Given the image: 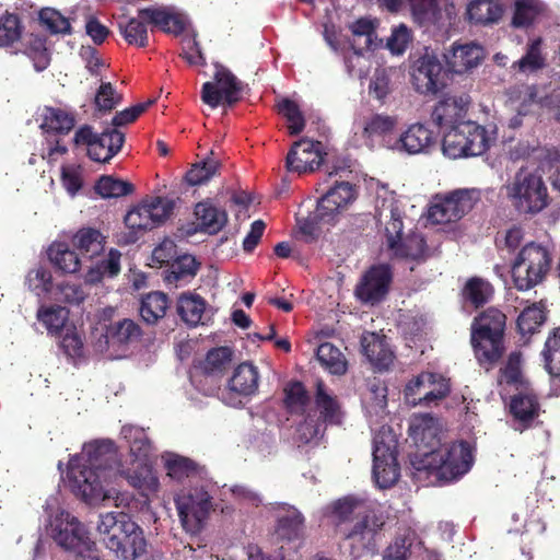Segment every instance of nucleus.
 Masks as SVG:
<instances>
[{"mask_svg": "<svg viewBox=\"0 0 560 560\" xmlns=\"http://www.w3.org/2000/svg\"><path fill=\"white\" fill-rule=\"evenodd\" d=\"M328 510L336 534L351 557L359 559L376 551L385 520L370 508L366 499L355 494L345 495L332 501Z\"/></svg>", "mask_w": 560, "mask_h": 560, "instance_id": "1", "label": "nucleus"}, {"mask_svg": "<svg viewBox=\"0 0 560 560\" xmlns=\"http://www.w3.org/2000/svg\"><path fill=\"white\" fill-rule=\"evenodd\" d=\"M115 457L110 442L94 441L85 444L83 452L71 457L68 463L67 478L71 492L89 504L104 501L107 495L103 481Z\"/></svg>", "mask_w": 560, "mask_h": 560, "instance_id": "2", "label": "nucleus"}, {"mask_svg": "<svg viewBox=\"0 0 560 560\" xmlns=\"http://www.w3.org/2000/svg\"><path fill=\"white\" fill-rule=\"evenodd\" d=\"M415 469L434 478L439 485L458 480L474 465V454L467 441L443 444L436 450L427 451L412 460Z\"/></svg>", "mask_w": 560, "mask_h": 560, "instance_id": "3", "label": "nucleus"}, {"mask_svg": "<svg viewBox=\"0 0 560 560\" xmlns=\"http://www.w3.org/2000/svg\"><path fill=\"white\" fill-rule=\"evenodd\" d=\"M97 530L105 547L120 560H136L147 552L144 532L127 513L101 514Z\"/></svg>", "mask_w": 560, "mask_h": 560, "instance_id": "4", "label": "nucleus"}, {"mask_svg": "<svg viewBox=\"0 0 560 560\" xmlns=\"http://www.w3.org/2000/svg\"><path fill=\"white\" fill-rule=\"evenodd\" d=\"M505 314L495 307H488L474 318L470 341L479 364L486 370L493 368L505 352Z\"/></svg>", "mask_w": 560, "mask_h": 560, "instance_id": "5", "label": "nucleus"}, {"mask_svg": "<svg viewBox=\"0 0 560 560\" xmlns=\"http://www.w3.org/2000/svg\"><path fill=\"white\" fill-rule=\"evenodd\" d=\"M505 192L514 210L521 215H536L549 205L548 188L540 175L520 168L505 186Z\"/></svg>", "mask_w": 560, "mask_h": 560, "instance_id": "6", "label": "nucleus"}, {"mask_svg": "<svg viewBox=\"0 0 560 560\" xmlns=\"http://www.w3.org/2000/svg\"><path fill=\"white\" fill-rule=\"evenodd\" d=\"M551 267V255L541 244L529 242L524 245L511 265L514 287L528 291L540 284Z\"/></svg>", "mask_w": 560, "mask_h": 560, "instance_id": "7", "label": "nucleus"}, {"mask_svg": "<svg viewBox=\"0 0 560 560\" xmlns=\"http://www.w3.org/2000/svg\"><path fill=\"white\" fill-rule=\"evenodd\" d=\"M38 23L51 35L80 33L82 30L85 35H110L109 30L86 7L77 8L69 16L55 8H42L38 11Z\"/></svg>", "mask_w": 560, "mask_h": 560, "instance_id": "8", "label": "nucleus"}, {"mask_svg": "<svg viewBox=\"0 0 560 560\" xmlns=\"http://www.w3.org/2000/svg\"><path fill=\"white\" fill-rule=\"evenodd\" d=\"M488 148L487 130L472 120L465 119L444 131L442 149L448 158L478 156Z\"/></svg>", "mask_w": 560, "mask_h": 560, "instance_id": "9", "label": "nucleus"}, {"mask_svg": "<svg viewBox=\"0 0 560 560\" xmlns=\"http://www.w3.org/2000/svg\"><path fill=\"white\" fill-rule=\"evenodd\" d=\"M314 412L316 415V421H314L311 413H308L299 429L301 438L305 442H311L319 435L322 436L327 425H339L342 423L343 412L341 405L337 396L328 393L322 380L316 382Z\"/></svg>", "mask_w": 560, "mask_h": 560, "instance_id": "10", "label": "nucleus"}, {"mask_svg": "<svg viewBox=\"0 0 560 560\" xmlns=\"http://www.w3.org/2000/svg\"><path fill=\"white\" fill-rule=\"evenodd\" d=\"M214 82L207 81L201 88V100L212 108L220 104L234 106L242 100L244 83L238 80L226 67L220 62H213Z\"/></svg>", "mask_w": 560, "mask_h": 560, "instance_id": "11", "label": "nucleus"}, {"mask_svg": "<svg viewBox=\"0 0 560 560\" xmlns=\"http://www.w3.org/2000/svg\"><path fill=\"white\" fill-rule=\"evenodd\" d=\"M51 537L61 548L80 557L92 550L94 541L85 526L70 513H61L51 525Z\"/></svg>", "mask_w": 560, "mask_h": 560, "instance_id": "12", "label": "nucleus"}, {"mask_svg": "<svg viewBox=\"0 0 560 560\" xmlns=\"http://www.w3.org/2000/svg\"><path fill=\"white\" fill-rule=\"evenodd\" d=\"M413 20L421 26H435L438 31L451 34L453 25L458 21L453 1L444 0H409Z\"/></svg>", "mask_w": 560, "mask_h": 560, "instance_id": "13", "label": "nucleus"}, {"mask_svg": "<svg viewBox=\"0 0 560 560\" xmlns=\"http://www.w3.org/2000/svg\"><path fill=\"white\" fill-rule=\"evenodd\" d=\"M474 203V190L458 189L436 195L429 208V219L436 224L455 222L469 212Z\"/></svg>", "mask_w": 560, "mask_h": 560, "instance_id": "14", "label": "nucleus"}, {"mask_svg": "<svg viewBox=\"0 0 560 560\" xmlns=\"http://www.w3.org/2000/svg\"><path fill=\"white\" fill-rule=\"evenodd\" d=\"M447 79L448 70L434 55L425 54L412 67L411 82L420 94H436L446 86Z\"/></svg>", "mask_w": 560, "mask_h": 560, "instance_id": "15", "label": "nucleus"}, {"mask_svg": "<svg viewBox=\"0 0 560 560\" xmlns=\"http://www.w3.org/2000/svg\"><path fill=\"white\" fill-rule=\"evenodd\" d=\"M178 517L183 528L190 534L199 533L212 509V498L201 491L176 500Z\"/></svg>", "mask_w": 560, "mask_h": 560, "instance_id": "16", "label": "nucleus"}, {"mask_svg": "<svg viewBox=\"0 0 560 560\" xmlns=\"http://www.w3.org/2000/svg\"><path fill=\"white\" fill-rule=\"evenodd\" d=\"M393 273L387 265H376L369 268L357 284L355 298L364 304L375 305L388 293Z\"/></svg>", "mask_w": 560, "mask_h": 560, "instance_id": "17", "label": "nucleus"}, {"mask_svg": "<svg viewBox=\"0 0 560 560\" xmlns=\"http://www.w3.org/2000/svg\"><path fill=\"white\" fill-rule=\"evenodd\" d=\"M323 149L320 141L306 138L295 141L285 158L287 171L298 174L314 172L324 161Z\"/></svg>", "mask_w": 560, "mask_h": 560, "instance_id": "18", "label": "nucleus"}, {"mask_svg": "<svg viewBox=\"0 0 560 560\" xmlns=\"http://www.w3.org/2000/svg\"><path fill=\"white\" fill-rule=\"evenodd\" d=\"M141 18L164 33L173 35H196L188 15L172 7L147 8L141 11Z\"/></svg>", "mask_w": 560, "mask_h": 560, "instance_id": "19", "label": "nucleus"}, {"mask_svg": "<svg viewBox=\"0 0 560 560\" xmlns=\"http://www.w3.org/2000/svg\"><path fill=\"white\" fill-rule=\"evenodd\" d=\"M508 409L512 417V428L523 433L534 427L540 416L541 406L538 396L533 390L525 389L510 397Z\"/></svg>", "mask_w": 560, "mask_h": 560, "instance_id": "20", "label": "nucleus"}, {"mask_svg": "<svg viewBox=\"0 0 560 560\" xmlns=\"http://www.w3.org/2000/svg\"><path fill=\"white\" fill-rule=\"evenodd\" d=\"M408 433L421 452L418 456L443 445L439 420L430 413L413 415L409 421Z\"/></svg>", "mask_w": 560, "mask_h": 560, "instance_id": "21", "label": "nucleus"}, {"mask_svg": "<svg viewBox=\"0 0 560 560\" xmlns=\"http://www.w3.org/2000/svg\"><path fill=\"white\" fill-rule=\"evenodd\" d=\"M0 48L11 55L23 52L34 61L37 70H44L50 61L46 37H0Z\"/></svg>", "mask_w": 560, "mask_h": 560, "instance_id": "22", "label": "nucleus"}, {"mask_svg": "<svg viewBox=\"0 0 560 560\" xmlns=\"http://www.w3.org/2000/svg\"><path fill=\"white\" fill-rule=\"evenodd\" d=\"M373 476L383 489L394 486L400 476L395 450L378 442L377 439L374 441L373 450Z\"/></svg>", "mask_w": 560, "mask_h": 560, "instance_id": "23", "label": "nucleus"}, {"mask_svg": "<svg viewBox=\"0 0 560 560\" xmlns=\"http://www.w3.org/2000/svg\"><path fill=\"white\" fill-rule=\"evenodd\" d=\"M550 10L541 0H513L510 25L514 30L532 31L549 18Z\"/></svg>", "mask_w": 560, "mask_h": 560, "instance_id": "24", "label": "nucleus"}, {"mask_svg": "<svg viewBox=\"0 0 560 560\" xmlns=\"http://www.w3.org/2000/svg\"><path fill=\"white\" fill-rule=\"evenodd\" d=\"M469 96H445L438 102L431 114L433 122L443 132L464 121L468 112Z\"/></svg>", "mask_w": 560, "mask_h": 560, "instance_id": "25", "label": "nucleus"}, {"mask_svg": "<svg viewBox=\"0 0 560 560\" xmlns=\"http://www.w3.org/2000/svg\"><path fill=\"white\" fill-rule=\"evenodd\" d=\"M504 12V4L500 0H470L465 19L469 24L488 27L499 24Z\"/></svg>", "mask_w": 560, "mask_h": 560, "instance_id": "26", "label": "nucleus"}, {"mask_svg": "<svg viewBox=\"0 0 560 560\" xmlns=\"http://www.w3.org/2000/svg\"><path fill=\"white\" fill-rule=\"evenodd\" d=\"M444 58L448 72L460 74L479 65L483 58V49L474 43L464 45L455 43Z\"/></svg>", "mask_w": 560, "mask_h": 560, "instance_id": "27", "label": "nucleus"}, {"mask_svg": "<svg viewBox=\"0 0 560 560\" xmlns=\"http://www.w3.org/2000/svg\"><path fill=\"white\" fill-rule=\"evenodd\" d=\"M547 318L548 308L544 300L534 302L523 308L516 318V329L524 343H528L532 336L540 331Z\"/></svg>", "mask_w": 560, "mask_h": 560, "instance_id": "28", "label": "nucleus"}, {"mask_svg": "<svg viewBox=\"0 0 560 560\" xmlns=\"http://www.w3.org/2000/svg\"><path fill=\"white\" fill-rule=\"evenodd\" d=\"M388 250L396 258L411 261H424L430 257L425 237L418 231H411L400 237Z\"/></svg>", "mask_w": 560, "mask_h": 560, "instance_id": "29", "label": "nucleus"}, {"mask_svg": "<svg viewBox=\"0 0 560 560\" xmlns=\"http://www.w3.org/2000/svg\"><path fill=\"white\" fill-rule=\"evenodd\" d=\"M436 143V138L432 130L423 124L411 125L399 137L396 145L409 154L427 153Z\"/></svg>", "mask_w": 560, "mask_h": 560, "instance_id": "30", "label": "nucleus"}, {"mask_svg": "<svg viewBox=\"0 0 560 560\" xmlns=\"http://www.w3.org/2000/svg\"><path fill=\"white\" fill-rule=\"evenodd\" d=\"M361 345L364 355L375 370L386 371L393 364L394 353L389 349L385 337L371 332L362 337Z\"/></svg>", "mask_w": 560, "mask_h": 560, "instance_id": "31", "label": "nucleus"}, {"mask_svg": "<svg viewBox=\"0 0 560 560\" xmlns=\"http://www.w3.org/2000/svg\"><path fill=\"white\" fill-rule=\"evenodd\" d=\"M354 199V188L348 182L336 183L317 202L323 211L332 221L340 209Z\"/></svg>", "mask_w": 560, "mask_h": 560, "instance_id": "32", "label": "nucleus"}, {"mask_svg": "<svg viewBox=\"0 0 560 560\" xmlns=\"http://www.w3.org/2000/svg\"><path fill=\"white\" fill-rule=\"evenodd\" d=\"M39 116L42 118L39 127L46 136L68 135L75 124L72 114L57 107L44 106Z\"/></svg>", "mask_w": 560, "mask_h": 560, "instance_id": "33", "label": "nucleus"}, {"mask_svg": "<svg viewBox=\"0 0 560 560\" xmlns=\"http://www.w3.org/2000/svg\"><path fill=\"white\" fill-rule=\"evenodd\" d=\"M327 44L335 51H341L346 62L350 60V52L361 57L364 51L374 50L383 43V37H325Z\"/></svg>", "mask_w": 560, "mask_h": 560, "instance_id": "34", "label": "nucleus"}, {"mask_svg": "<svg viewBox=\"0 0 560 560\" xmlns=\"http://www.w3.org/2000/svg\"><path fill=\"white\" fill-rule=\"evenodd\" d=\"M195 215L199 230L209 234L219 233L228 223L226 211L215 207L211 201L198 202Z\"/></svg>", "mask_w": 560, "mask_h": 560, "instance_id": "35", "label": "nucleus"}, {"mask_svg": "<svg viewBox=\"0 0 560 560\" xmlns=\"http://www.w3.org/2000/svg\"><path fill=\"white\" fill-rule=\"evenodd\" d=\"M180 45L179 57L190 67H206L207 54L215 48L213 40L209 37H205L203 40L198 37H183Z\"/></svg>", "mask_w": 560, "mask_h": 560, "instance_id": "36", "label": "nucleus"}, {"mask_svg": "<svg viewBox=\"0 0 560 560\" xmlns=\"http://www.w3.org/2000/svg\"><path fill=\"white\" fill-rule=\"evenodd\" d=\"M258 381L257 368L252 363L244 362L235 368L229 380V388L241 396H252L258 389Z\"/></svg>", "mask_w": 560, "mask_h": 560, "instance_id": "37", "label": "nucleus"}, {"mask_svg": "<svg viewBox=\"0 0 560 560\" xmlns=\"http://www.w3.org/2000/svg\"><path fill=\"white\" fill-rule=\"evenodd\" d=\"M207 302L199 294L186 292L177 300V313L182 320L190 327L203 324L202 317L206 312Z\"/></svg>", "mask_w": 560, "mask_h": 560, "instance_id": "38", "label": "nucleus"}, {"mask_svg": "<svg viewBox=\"0 0 560 560\" xmlns=\"http://www.w3.org/2000/svg\"><path fill=\"white\" fill-rule=\"evenodd\" d=\"M304 517L295 508H289L277 517L275 534L278 539L292 541L299 539L303 534Z\"/></svg>", "mask_w": 560, "mask_h": 560, "instance_id": "39", "label": "nucleus"}, {"mask_svg": "<svg viewBox=\"0 0 560 560\" xmlns=\"http://www.w3.org/2000/svg\"><path fill=\"white\" fill-rule=\"evenodd\" d=\"M493 293V285L489 281L480 277H471L463 287L460 296L465 305L479 308L491 300Z\"/></svg>", "mask_w": 560, "mask_h": 560, "instance_id": "40", "label": "nucleus"}, {"mask_svg": "<svg viewBox=\"0 0 560 560\" xmlns=\"http://www.w3.org/2000/svg\"><path fill=\"white\" fill-rule=\"evenodd\" d=\"M47 255L55 268L63 273H74L80 269L79 254L65 242L52 243L47 250Z\"/></svg>", "mask_w": 560, "mask_h": 560, "instance_id": "41", "label": "nucleus"}, {"mask_svg": "<svg viewBox=\"0 0 560 560\" xmlns=\"http://www.w3.org/2000/svg\"><path fill=\"white\" fill-rule=\"evenodd\" d=\"M72 245L80 255L91 259L104 250L105 237L96 229L82 228L74 234Z\"/></svg>", "mask_w": 560, "mask_h": 560, "instance_id": "42", "label": "nucleus"}, {"mask_svg": "<svg viewBox=\"0 0 560 560\" xmlns=\"http://www.w3.org/2000/svg\"><path fill=\"white\" fill-rule=\"evenodd\" d=\"M199 269V264L192 255H182L173 259L168 265V269L164 272V282L167 284H176L179 281H185L194 278Z\"/></svg>", "mask_w": 560, "mask_h": 560, "instance_id": "43", "label": "nucleus"}, {"mask_svg": "<svg viewBox=\"0 0 560 560\" xmlns=\"http://www.w3.org/2000/svg\"><path fill=\"white\" fill-rule=\"evenodd\" d=\"M125 224L130 230L127 238L128 243H135L138 241L139 232L142 233L155 228L154 220L151 219L150 211L144 200L128 211L125 215Z\"/></svg>", "mask_w": 560, "mask_h": 560, "instance_id": "44", "label": "nucleus"}, {"mask_svg": "<svg viewBox=\"0 0 560 560\" xmlns=\"http://www.w3.org/2000/svg\"><path fill=\"white\" fill-rule=\"evenodd\" d=\"M168 307V296L160 291L150 292L141 299L140 316L148 324L163 318Z\"/></svg>", "mask_w": 560, "mask_h": 560, "instance_id": "45", "label": "nucleus"}, {"mask_svg": "<svg viewBox=\"0 0 560 560\" xmlns=\"http://www.w3.org/2000/svg\"><path fill=\"white\" fill-rule=\"evenodd\" d=\"M283 393V404L288 412L299 416L304 415L311 401L304 384L300 381H291L284 386Z\"/></svg>", "mask_w": 560, "mask_h": 560, "instance_id": "46", "label": "nucleus"}, {"mask_svg": "<svg viewBox=\"0 0 560 560\" xmlns=\"http://www.w3.org/2000/svg\"><path fill=\"white\" fill-rule=\"evenodd\" d=\"M232 357L233 351L229 347L213 348L200 363V369L207 376H221L229 369Z\"/></svg>", "mask_w": 560, "mask_h": 560, "instance_id": "47", "label": "nucleus"}, {"mask_svg": "<svg viewBox=\"0 0 560 560\" xmlns=\"http://www.w3.org/2000/svg\"><path fill=\"white\" fill-rule=\"evenodd\" d=\"M546 66V59L541 52V37H536L527 44L525 55L513 62L512 68L521 73H533Z\"/></svg>", "mask_w": 560, "mask_h": 560, "instance_id": "48", "label": "nucleus"}, {"mask_svg": "<svg viewBox=\"0 0 560 560\" xmlns=\"http://www.w3.org/2000/svg\"><path fill=\"white\" fill-rule=\"evenodd\" d=\"M316 358L331 374L342 375L347 372V361L340 350L330 342L318 346Z\"/></svg>", "mask_w": 560, "mask_h": 560, "instance_id": "49", "label": "nucleus"}, {"mask_svg": "<svg viewBox=\"0 0 560 560\" xmlns=\"http://www.w3.org/2000/svg\"><path fill=\"white\" fill-rule=\"evenodd\" d=\"M94 189L101 197L109 199L131 195L135 191V186L130 182L116 178L113 175H103L97 179Z\"/></svg>", "mask_w": 560, "mask_h": 560, "instance_id": "50", "label": "nucleus"}, {"mask_svg": "<svg viewBox=\"0 0 560 560\" xmlns=\"http://www.w3.org/2000/svg\"><path fill=\"white\" fill-rule=\"evenodd\" d=\"M541 355L545 369L552 377L560 378V327L548 335Z\"/></svg>", "mask_w": 560, "mask_h": 560, "instance_id": "51", "label": "nucleus"}, {"mask_svg": "<svg viewBox=\"0 0 560 560\" xmlns=\"http://www.w3.org/2000/svg\"><path fill=\"white\" fill-rule=\"evenodd\" d=\"M397 74L394 68H376L369 83V93L375 100L384 103L393 92V77Z\"/></svg>", "mask_w": 560, "mask_h": 560, "instance_id": "52", "label": "nucleus"}, {"mask_svg": "<svg viewBox=\"0 0 560 560\" xmlns=\"http://www.w3.org/2000/svg\"><path fill=\"white\" fill-rule=\"evenodd\" d=\"M397 125V119L389 115L373 114L363 122L362 137L373 140L390 133Z\"/></svg>", "mask_w": 560, "mask_h": 560, "instance_id": "53", "label": "nucleus"}, {"mask_svg": "<svg viewBox=\"0 0 560 560\" xmlns=\"http://www.w3.org/2000/svg\"><path fill=\"white\" fill-rule=\"evenodd\" d=\"M523 354L521 351L510 353L504 368L501 369L502 376L509 385H513L516 389H527L528 382L522 373Z\"/></svg>", "mask_w": 560, "mask_h": 560, "instance_id": "54", "label": "nucleus"}, {"mask_svg": "<svg viewBox=\"0 0 560 560\" xmlns=\"http://www.w3.org/2000/svg\"><path fill=\"white\" fill-rule=\"evenodd\" d=\"M69 317V311L60 305L42 306L37 312V319L49 332H59Z\"/></svg>", "mask_w": 560, "mask_h": 560, "instance_id": "55", "label": "nucleus"}, {"mask_svg": "<svg viewBox=\"0 0 560 560\" xmlns=\"http://www.w3.org/2000/svg\"><path fill=\"white\" fill-rule=\"evenodd\" d=\"M167 475L178 481L197 476L199 474V465L188 457L173 455L165 463Z\"/></svg>", "mask_w": 560, "mask_h": 560, "instance_id": "56", "label": "nucleus"}, {"mask_svg": "<svg viewBox=\"0 0 560 560\" xmlns=\"http://www.w3.org/2000/svg\"><path fill=\"white\" fill-rule=\"evenodd\" d=\"M220 162L215 159H205L186 173V182L190 186H198L210 180L219 171Z\"/></svg>", "mask_w": 560, "mask_h": 560, "instance_id": "57", "label": "nucleus"}, {"mask_svg": "<svg viewBox=\"0 0 560 560\" xmlns=\"http://www.w3.org/2000/svg\"><path fill=\"white\" fill-rule=\"evenodd\" d=\"M278 112L289 121L288 129L291 136H296L304 130L305 118L299 105L294 101L283 98L278 104Z\"/></svg>", "mask_w": 560, "mask_h": 560, "instance_id": "58", "label": "nucleus"}, {"mask_svg": "<svg viewBox=\"0 0 560 560\" xmlns=\"http://www.w3.org/2000/svg\"><path fill=\"white\" fill-rule=\"evenodd\" d=\"M155 228L163 224L173 213L175 201L167 197L156 196L144 200Z\"/></svg>", "mask_w": 560, "mask_h": 560, "instance_id": "59", "label": "nucleus"}, {"mask_svg": "<svg viewBox=\"0 0 560 560\" xmlns=\"http://www.w3.org/2000/svg\"><path fill=\"white\" fill-rule=\"evenodd\" d=\"M141 329L132 319L125 318L114 323L108 328V336L118 343H127L140 337Z\"/></svg>", "mask_w": 560, "mask_h": 560, "instance_id": "60", "label": "nucleus"}, {"mask_svg": "<svg viewBox=\"0 0 560 560\" xmlns=\"http://www.w3.org/2000/svg\"><path fill=\"white\" fill-rule=\"evenodd\" d=\"M25 284L38 296L49 293L52 289L51 273L45 267L31 269L25 278Z\"/></svg>", "mask_w": 560, "mask_h": 560, "instance_id": "61", "label": "nucleus"}, {"mask_svg": "<svg viewBox=\"0 0 560 560\" xmlns=\"http://www.w3.org/2000/svg\"><path fill=\"white\" fill-rule=\"evenodd\" d=\"M122 100V96L117 93L116 89L110 82H102L96 95H95V107L100 112L113 110Z\"/></svg>", "mask_w": 560, "mask_h": 560, "instance_id": "62", "label": "nucleus"}, {"mask_svg": "<svg viewBox=\"0 0 560 560\" xmlns=\"http://www.w3.org/2000/svg\"><path fill=\"white\" fill-rule=\"evenodd\" d=\"M331 220L319 208L310 213L305 219L299 221L300 232L306 237V242H313L318 237L319 224L330 223Z\"/></svg>", "mask_w": 560, "mask_h": 560, "instance_id": "63", "label": "nucleus"}, {"mask_svg": "<svg viewBox=\"0 0 560 560\" xmlns=\"http://www.w3.org/2000/svg\"><path fill=\"white\" fill-rule=\"evenodd\" d=\"M125 142V135L119 130L106 129L97 136L96 143L107 151V158L115 156Z\"/></svg>", "mask_w": 560, "mask_h": 560, "instance_id": "64", "label": "nucleus"}]
</instances>
